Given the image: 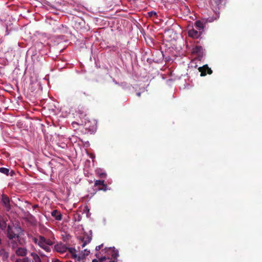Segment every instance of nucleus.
I'll return each mask as SVG.
<instances>
[{
	"label": "nucleus",
	"instance_id": "a211bd4d",
	"mask_svg": "<svg viewBox=\"0 0 262 262\" xmlns=\"http://www.w3.org/2000/svg\"><path fill=\"white\" fill-rule=\"evenodd\" d=\"M69 252L71 253L72 258L75 259L76 257V250L75 248H68Z\"/></svg>",
	"mask_w": 262,
	"mask_h": 262
},
{
	"label": "nucleus",
	"instance_id": "5701e85b",
	"mask_svg": "<svg viewBox=\"0 0 262 262\" xmlns=\"http://www.w3.org/2000/svg\"><path fill=\"white\" fill-rule=\"evenodd\" d=\"M0 172L4 173L7 176L9 175V169L5 167H0Z\"/></svg>",
	"mask_w": 262,
	"mask_h": 262
},
{
	"label": "nucleus",
	"instance_id": "aec40b11",
	"mask_svg": "<svg viewBox=\"0 0 262 262\" xmlns=\"http://www.w3.org/2000/svg\"><path fill=\"white\" fill-rule=\"evenodd\" d=\"M14 262H32V261L28 257H26L22 259H20V258L16 259Z\"/></svg>",
	"mask_w": 262,
	"mask_h": 262
},
{
	"label": "nucleus",
	"instance_id": "f03ea898",
	"mask_svg": "<svg viewBox=\"0 0 262 262\" xmlns=\"http://www.w3.org/2000/svg\"><path fill=\"white\" fill-rule=\"evenodd\" d=\"M102 252L106 253L107 257L111 256L114 259H116L119 256L118 251L114 247L105 248L102 250Z\"/></svg>",
	"mask_w": 262,
	"mask_h": 262
},
{
	"label": "nucleus",
	"instance_id": "6ab92c4d",
	"mask_svg": "<svg viewBox=\"0 0 262 262\" xmlns=\"http://www.w3.org/2000/svg\"><path fill=\"white\" fill-rule=\"evenodd\" d=\"M195 26L196 28L200 30H203L204 27V24L200 20L196 21L195 23Z\"/></svg>",
	"mask_w": 262,
	"mask_h": 262
},
{
	"label": "nucleus",
	"instance_id": "4468645a",
	"mask_svg": "<svg viewBox=\"0 0 262 262\" xmlns=\"http://www.w3.org/2000/svg\"><path fill=\"white\" fill-rule=\"evenodd\" d=\"M0 256L2 257V259L4 261L7 260L9 257V253L6 251L4 249H0Z\"/></svg>",
	"mask_w": 262,
	"mask_h": 262
},
{
	"label": "nucleus",
	"instance_id": "c85d7f7f",
	"mask_svg": "<svg viewBox=\"0 0 262 262\" xmlns=\"http://www.w3.org/2000/svg\"><path fill=\"white\" fill-rule=\"evenodd\" d=\"M10 258H11V259L12 260H14V259L15 258V255H12V256H11Z\"/></svg>",
	"mask_w": 262,
	"mask_h": 262
},
{
	"label": "nucleus",
	"instance_id": "c756f323",
	"mask_svg": "<svg viewBox=\"0 0 262 262\" xmlns=\"http://www.w3.org/2000/svg\"><path fill=\"white\" fill-rule=\"evenodd\" d=\"M86 244V242H84V243L82 244V247L83 248V247H84L85 246Z\"/></svg>",
	"mask_w": 262,
	"mask_h": 262
},
{
	"label": "nucleus",
	"instance_id": "393cba45",
	"mask_svg": "<svg viewBox=\"0 0 262 262\" xmlns=\"http://www.w3.org/2000/svg\"><path fill=\"white\" fill-rule=\"evenodd\" d=\"M99 176L101 178H105L106 177V173L105 172H101L99 173Z\"/></svg>",
	"mask_w": 262,
	"mask_h": 262
},
{
	"label": "nucleus",
	"instance_id": "b1692460",
	"mask_svg": "<svg viewBox=\"0 0 262 262\" xmlns=\"http://www.w3.org/2000/svg\"><path fill=\"white\" fill-rule=\"evenodd\" d=\"M148 15L149 17H153V16H157V13L155 11H150L148 12Z\"/></svg>",
	"mask_w": 262,
	"mask_h": 262
},
{
	"label": "nucleus",
	"instance_id": "f257e3e1",
	"mask_svg": "<svg viewBox=\"0 0 262 262\" xmlns=\"http://www.w3.org/2000/svg\"><path fill=\"white\" fill-rule=\"evenodd\" d=\"M32 241L47 252L51 251L50 246H52L54 243L51 239L47 238L42 235L33 237Z\"/></svg>",
	"mask_w": 262,
	"mask_h": 262
},
{
	"label": "nucleus",
	"instance_id": "ddd939ff",
	"mask_svg": "<svg viewBox=\"0 0 262 262\" xmlns=\"http://www.w3.org/2000/svg\"><path fill=\"white\" fill-rule=\"evenodd\" d=\"M77 113L80 115L81 117H85L86 115L87 109L83 106L79 105L77 108Z\"/></svg>",
	"mask_w": 262,
	"mask_h": 262
},
{
	"label": "nucleus",
	"instance_id": "7ed1b4c3",
	"mask_svg": "<svg viewBox=\"0 0 262 262\" xmlns=\"http://www.w3.org/2000/svg\"><path fill=\"white\" fill-rule=\"evenodd\" d=\"M8 243L9 246L13 250L17 248V247H18V245H23L20 237L17 238L9 239Z\"/></svg>",
	"mask_w": 262,
	"mask_h": 262
},
{
	"label": "nucleus",
	"instance_id": "1a4fd4ad",
	"mask_svg": "<svg viewBox=\"0 0 262 262\" xmlns=\"http://www.w3.org/2000/svg\"><path fill=\"white\" fill-rule=\"evenodd\" d=\"M54 249L59 253H63L67 251L68 248L63 244L60 243L54 246Z\"/></svg>",
	"mask_w": 262,
	"mask_h": 262
},
{
	"label": "nucleus",
	"instance_id": "39448f33",
	"mask_svg": "<svg viewBox=\"0 0 262 262\" xmlns=\"http://www.w3.org/2000/svg\"><path fill=\"white\" fill-rule=\"evenodd\" d=\"M99 185H102V187H98V190L106 191L108 189L107 184L104 183V180H96L95 181L94 186H98Z\"/></svg>",
	"mask_w": 262,
	"mask_h": 262
},
{
	"label": "nucleus",
	"instance_id": "2eb2a0df",
	"mask_svg": "<svg viewBox=\"0 0 262 262\" xmlns=\"http://www.w3.org/2000/svg\"><path fill=\"white\" fill-rule=\"evenodd\" d=\"M85 253H80L78 255L77 254L76 257L75 258V260L80 261L81 260H83L85 258V255H88L90 253L89 251H87L86 249L84 250Z\"/></svg>",
	"mask_w": 262,
	"mask_h": 262
},
{
	"label": "nucleus",
	"instance_id": "4be33fe9",
	"mask_svg": "<svg viewBox=\"0 0 262 262\" xmlns=\"http://www.w3.org/2000/svg\"><path fill=\"white\" fill-rule=\"evenodd\" d=\"M89 96V94L86 93L85 92H83V91H79L78 92V97L80 98V99H82L83 98V96Z\"/></svg>",
	"mask_w": 262,
	"mask_h": 262
},
{
	"label": "nucleus",
	"instance_id": "dca6fc26",
	"mask_svg": "<svg viewBox=\"0 0 262 262\" xmlns=\"http://www.w3.org/2000/svg\"><path fill=\"white\" fill-rule=\"evenodd\" d=\"M30 256L32 258V262H42L40 257L35 252H31Z\"/></svg>",
	"mask_w": 262,
	"mask_h": 262
},
{
	"label": "nucleus",
	"instance_id": "412c9836",
	"mask_svg": "<svg viewBox=\"0 0 262 262\" xmlns=\"http://www.w3.org/2000/svg\"><path fill=\"white\" fill-rule=\"evenodd\" d=\"M7 227V224L6 222L3 220L0 219V229L2 230H4Z\"/></svg>",
	"mask_w": 262,
	"mask_h": 262
},
{
	"label": "nucleus",
	"instance_id": "9d476101",
	"mask_svg": "<svg viewBox=\"0 0 262 262\" xmlns=\"http://www.w3.org/2000/svg\"><path fill=\"white\" fill-rule=\"evenodd\" d=\"M2 202L7 210L9 211L11 208L9 198L7 195L3 194L2 196Z\"/></svg>",
	"mask_w": 262,
	"mask_h": 262
},
{
	"label": "nucleus",
	"instance_id": "6e6552de",
	"mask_svg": "<svg viewBox=\"0 0 262 262\" xmlns=\"http://www.w3.org/2000/svg\"><path fill=\"white\" fill-rule=\"evenodd\" d=\"M7 237L8 239L19 238L20 236L18 234L15 233L12 230V228L8 226L7 228Z\"/></svg>",
	"mask_w": 262,
	"mask_h": 262
},
{
	"label": "nucleus",
	"instance_id": "2f4dec72",
	"mask_svg": "<svg viewBox=\"0 0 262 262\" xmlns=\"http://www.w3.org/2000/svg\"><path fill=\"white\" fill-rule=\"evenodd\" d=\"M39 253L40 254V256H41V257H43V256H44L43 254H41L40 253Z\"/></svg>",
	"mask_w": 262,
	"mask_h": 262
},
{
	"label": "nucleus",
	"instance_id": "72a5a7b5",
	"mask_svg": "<svg viewBox=\"0 0 262 262\" xmlns=\"http://www.w3.org/2000/svg\"><path fill=\"white\" fill-rule=\"evenodd\" d=\"M47 262H49V260H48Z\"/></svg>",
	"mask_w": 262,
	"mask_h": 262
},
{
	"label": "nucleus",
	"instance_id": "9b49d317",
	"mask_svg": "<svg viewBox=\"0 0 262 262\" xmlns=\"http://www.w3.org/2000/svg\"><path fill=\"white\" fill-rule=\"evenodd\" d=\"M97 258H99V260L96 259H94L92 260V262H115L114 260H112L109 257H106V256H104L102 257L99 258L98 256V254H96Z\"/></svg>",
	"mask_w": 262,
	"mask_h": 262
},
{
	"label": "nucleus",
	"instance_id": "bb28decb",
	"mask_svg": "<svg viewBox=\"0 0 262 262\" xmlns=\"http://www.w3.org/2000/svg\"><path fill=\"white\" fill-rule=\"evenodd\" d=\"M222 1L223 0H215V3L216 5H219L222 3Z\"/></svg>",
	"mask_w": 262,
	"mask_h": 262
},
{
	"label": "nucleus",
	"instance_id": "473e14b6",
	"mask_svg": "<svg viewBox=\"0 0 262 262\" xmlns=\"http://www.w3.org/2000/svg\"><path fill=\"white\" fill-rule=\"evenodd\" d=\"M97 187H98V188L99 187H102V185H99V186H98Z\"/></svg>",
	"mask_w": 262,
	"mask_h": 262
},
{
	"label": "nucleus",
	"instance_id": "423d86ee",
	"mask_svg": "<svg viewBox=\"0 0 262 262\" xmlns=\"http://www.w3.org/2000/svg\"><path fill=\"white\" fill-rule=\"evenodd\" d=\"M201 34V31H198L193 28L189 30L188 31V36L193 38H198Z\"/></svg>",
	"mask_w": 262,
	"mask_h": 262
},
{
	"label": "nucleus",
	"instance_id": "0eeeda50",
	"mask_svg": "<svg viewBox=\"0 0 262 262\" xmlns=\"http://www.w3.org/2000/svg\"><path fill=\"white\" fill-rule=\"evenodd\" d=\"M28 250L24 247H18L15 249V253L18 256L24 257L27 254Z\"/></svg>",
	"mask_w": 262,
	"mask_h": 262
},
{
	"label": "nucleus",
	"instance_id": "a878e982",
	"mask_svg": "<svg viewBox=\"0 0 262 262\" xmlns=\"http://www.w3.org/2000/svg\"><path fill=\"white\" fill-rule=\"evenodd\" d=\"M103 244H101L100 245H99V246H97L96 247V251H99L101 249V248L103 247Z\"/></svg>",
	"mask_w": 262,
	"mask_h": 262
},
{
	"label": "nucleus",
	"instance_id": "cd10ccee",
	"mask_svg": "<svg viewBox=\"0 0 262 262\" xmlns=\"http://www.w3.org/2000/svg\"><path fill=\"white\" fill-rule=\"evenodd\" d=\"M38 205H37V204H35V205H33V208L34 209H36V208H38Z\"/></svg>",
	"mask_w": 262,
	"mask_h": 262
},
{
	"label": "nucleus",
	"instance_id": "f3484780",
	"mask_svg": "<svg viewBox=\"0 0 262 262\" xmlns=\"http://www.w3.org/2000/svg\"><path fill=\"white\" fill-rule=\"evenodd\" d=\"M193 53H196L198 55L203 54V48L200 46H196L193 49Z\"/></svg>",
	"mask_w": 262,
	"mask_h": 262
},
{
	"label": "nucleus",
	"instance_id": "f8f14e48",
	"mask_svg": "<svg viewBox=\"0 0 262 262\" xmlns=\"http://www.w3.org/2000/svg\"><path fill=\"white\" fill-rule=\"evenodd\" d=\"M51 215L57 221H61L62 220V214L60 211L55 209L53 210L51 212Z\"/></svg>",
	"mask_w": 262,
	"mask_h": 262
},
{
	"label": "nucleus",
	"instance_id": "20e7f679",
	"mask_svg": "<svg viewBox=\"0 0 262 262\" xmlns=\"http://www.w3.org/2000/svg\"><path fill=\"white\" fill-rule=\"evenodd\" d=\"M198 70L201 72V76H205L207 74H211L212 73L211 69L207 64L200 67Z\"/></svg>",
	"mask_w": 262,
	"mask_h": 262
},
{
	"label": "nucleus",
	"instance_id": "7c9ffc66",
	"mask_svg": "<svg viewBox=\"0 0 262 262\" xmlns=\"http://www.w3.org/2000/svg\"><path fill=\"white\" fill-rule=\"evenodd\" d=\"M137 96L138 97H140V96H141V93H140V92H138V93H137Z\"/></svg>",
	"mask_w": 262,
	"mask_h": 262
}]
</instances>
